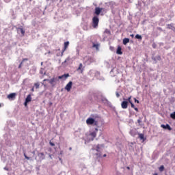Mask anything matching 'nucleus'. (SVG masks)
<instances>
[{"mask_svg":"<svg viewBox=\"0 0 175 175\" xmlns=\"http://www.w3.org/2000/svg\"><path fill=\"white\" fill-rule=\"evenodd\" d=\"M50 146H51L52 147H54V146H55V144L51 142H49Z\"/></svg>","mask_w":175,"mask_h":175,"instance_id":"34","label":"nucleus"},{"mask_svg":"<svg viewBox=\"0 0 175 175\" xmlns=\"http://www.w3.org/2000/svg\"><path fill=\"white\" fill-rule=\"evenodd\" d=\"M24 105H25V106H27V105H28V103H27V101H25Z\"/></svg>","mask_w":175,"mask_h":175,"instance_id":"38","label":"nucleus"},{"mask_svg":"<svg viewBox=\"0 0 175 175\" xmlns=\"http://www.w3.org/2000/svg\"><path fill=\"white\" fill-rule=\"evenodd\" d=\"M69 150H70V151H71V150H72V148H69Z\"/></svg>","mask_w":175,"mask_h":175,"instance_id":"44","label":"nucleus"},{"mask_svg":"<svg viewBox=\"0 0 175 175\" xmlns=\"http://www.w3.org/2000/svg\"><path fill=\"white\" fill-rule=\"evenodd\" d=\"M137 122H138L139 125H140V124H142V118L138 119Z\"/></svg>","mask_w":175,"mask_h":175,"instance_id":"32","label":"nucleus"},{"mask_svg":"<svg viewBox=\"0 0 175 175\" xmlns=\"http://www.w3.org/2000/svg\"><path fill=\"white\" fill-rule=\"evenodd\" d=\"M134 100H135V103H140L139 100L136 99L135 98H134Z\"/></svg>","mask_w":175,"mask_h":175,"instance_id":"35","label":"nucleus"},{"mask_svg":"<svg viewBox=\"0 0 175 175\" xmlns=\"http://www.w3.org/2000/svg\"><path fill=\"white\" fill-rule=\"evenodd\" d=\"M92 47H94V49H96V50H98V49H99V44H94Z\"/></svg>","mask_w":175,"mask_h":175,"instance_id":"24","label":"nucleus"},{"mask_svg":"<svg viewBox=\"0 0 175 175\" xmlns=\"http://www.w3.org/2000/svg\"><path fill=\"white\" fill-rule=\"evenodd\" d=\"M31 153H33V155H35V151L31 152Z\"/></svg>","mask_w":175,"mask_h":175,"instance_id":"42","label":"nucleus"},{"mask_svg":"<svg viewBox=\"0 0 175 175\" xmlns=\"http://www.w3.org/2000/svg\"><path fill=\"white\" fill-rule=\"evenodd\" d=\"M167 28H169V29H172V28H173V25H167Z\"/></svg>","mask_w":175,"mask_h":175,"instance_id":"31","label":"nucleus"},{"mask_svg":"<svg viewBox=\"0 0 175 175\" xmlns=\"http://www.w3.org/2000/svg\"><path fill=\"white\" fill-rule=\"evenodd\" d=\"M38 157H39L40 161H43V159H44V158H45L44 153H43V152L38 153Z\"/></svg>","mask_w":175,"mask_h":175,"instance_id":"13","label":"nucleus"},{"mask_svg":"<svg viewBox=\"0 0 175 175\" xmlns=\"http://www.w3.org/2000/svg\"><path fill=\"white\" fill-rule=\"evenodd\" d=\"M50 79H44V81H49Z\"/></svg>","mask_w":175,"mask_h":175,"instance_id":"40","label":"nucleus"},{"mask_svg":"<svg viewBox=\"0 0 175 175\" xmlns=\"http://www.w3.org/2000/svg\"><path fill=\"white\" fill-rule=\"evenodd\" d=\"M170 118L175 120V111L170 114Z\"/></svg>","mask_w":175,"mask_h":175,"instance_id":"25","label":"nucleus"},{"mask_svg":"<svg viewBox=\"0 0 175 175\" xmlns=\"http://www.w3.org/2000/svg\"><path fill=\"white\" fill-rule=\"evenodd\" d=\"M96 155H98V157H100V154H96Z\"/></svg>","mask_w":175,"mask_h":175,"instance_id":"45","label":"nucleus"},{"mask_svg":"<svg viewBox=\"0 0 175 175\" xmlns=\"http://www.w3.org/2000/svg\"><path fill=\"white\" fill-rule=\"evenodd\" d=\"M85 58H88L87 61L85 62H87V64L88 65H91V64L94 63L95 62V59H94V57H91V56H85L84 57V59H85Z\"/></svg>","mask_w":175,"mask_h":175,"instance_id":"3","label":"nucleus"},{"mask_svg":"<svg viewBox=\"0 0 175 175\" xmlns=\"http://www.w3.org/2000/svg\"><path fill=\"white\" fill-rule=\"evenodd\" d=\"M30 1H32V0H29Z\"/></svg>","mask_w":175,"mask_h":175,"instance_id":"50","label":"nucleus"},{"mask_svg":"<svg viewBox=\"0 0 175 175\" xmlns=\"http://www.w3.org/2000/svg\"><path fill=\"white\" fill-rule=\"evenodd\" d=\"M8 99H15L16 98V93H11L8 95Z\"/></svg>","mask_w":175,"mask_h":175,"instance_id":"11","label":"nucleus"},{"mask_svg":"<svg viewBox=\"0 0 175 175\" xmlns=\"http://www.w3.org/2000/svg\"><path fill=\"white\" fill-rule=\"evenodd\" d=\"M131 36H132V38H133L134 35H133V34H132V35H131Z\"/></svg>","mask_w":175,"mask_h":175,"instance_id":"43","label":"nucleus"},{"mask_svg":"<svg viewBox=\"0 0 175 175\" xmlns=\"http://www.w3.org/2000/svg\"><path fill=\"white\" fill-rule=\"evenodd\" d=\"M68 77H69V74H64L62 76H59L58 79L61 80L62 79H68Z\"/></svg>","mask_w":175,"mask_h":175,"instance_id":"15","label":"nucleus"},{"mask_svg":"<svg viewBox=\"0 0 175 175\" xmlns=\"http://www.w3.org/2000/svg\"><path fill=\"white\" fill-rule=\"evenodd\" d=\"M57 81H58V78L53 77L52 79H51L49 81V84H51V85H52V87H54V85H55V84H57Z\"/></svg>","mask_w":175,"mask_h":175,"instance_id":"4","label":"nucleus"},{"mask_svg":"<svg viewBox=\"0 0 175 175\" xmlns=\"http://www.w3.org/2000/svg\"><path fill=\"white\" fill-rule=\"evenodd\" d=\"M156 59H157V61H161V56H157L156 57Z\"/></svg>","mask_w":175,"mask_h":175,"instance_id":"33","label":"nucleus"},{"mask_svg":"<svg viewBox=\"0 0 175 175\" xmlns=\"http://www.w3.org/2000/svg\"><path fill=\"white\" fill-rule=\"evenodd\" d=\"M31 100H32V97H31V94H29V95L27 96V98H26V99H25V101H26V103H29V102H31Z\"/></svg>","mask_w":175,"mask_h":175,"instance_id":"16","label":"nucleus"},{"mask_svg":"<svg viewBox=\"0 0 175 175\" xmlns=\"http://www.w3.org/2000/svg\"><path fill=\"white\" fill-rule=\"evenodd\" d=\"M98 25H99V18L94 16L92 18V27L93 28H97Z\"/></svg>","mask_w":175,"mask_h":175,"instance_id":"1","label":"nucleus"},{"mask_svg":"<svg viewBox=\"0 0 175 175\" xmlns=\"http://www.w3.org/2000/svg\"><path fill=\"white\" fill-rule=\"evenodd\" d=\"M132 96H130L127 99L124 98V100H127L128 103H132Z\"/></svg>","mask_w":175,"mask_h":175,"instance_id":"20","label":"nucleus"},{"mask_svg":"<svg viewBox=\"0 0 175 175\" xmlns=\"http://www.w3.org/2000/svg\"><path fill=\"white\" fill-rule=\"evenodd\" d=\"M69 46V41H67V42H64V47L62 50V55H64V53H65V51H66V49H68Z\"/></svg>","mask_w":175,"mask_h":175,"instance_id":"6","label":"nucleus"},{"mask_svg":"<svg viewBox=\"0 0 175 175\" xmlns=\"http://www.w3.org/2000/svg\"><path fill=\"white\" fill-rule=\"evenodd\" d=\"M24 157L26 159H27L28 161H29V159H31V158L28 156H27V154L24 153Z\"/></svg>","mask_w":175,"mask_h":175,"instance_id":"28","label":"nucleus"},{"mask_svg":"<svg viewBox=\"0 0 175 175\" xmlns=\"http://www.w3.org/2000/svg\"><path fill=\"white\" fill-rule=\"evenodd\" d=\"M105 157H107V154H103V157L105 158Z\"/></svg>","mask_w":175,"mask_h":175,"instance_id":"41","label":"nucleus"},{"mask_svg":"<svg viewBox=\"0 0 175 175\" xmlns=\"http://www.w3.org/2000/svg\"><path fill=\"white\" fill-rule=\"evenodd\" d=\"M103 10V8H95V14H96V16H99L100 14V12H102Z\"/></svg>","mask_w":175,"mask_h":175,"instance_id":"7","label":"nucleus"},{"mask_svg":"<svg viewBox=\"0 0 175 175\" xmlns=\"http://www.w3.org/2000/svg\"><path fill=\"white\" fill-rule=\"evenodd\" d=\"M152 47L153 49H157V44H156L155 42H153V43H152Z\"/></svg>","mask_w":175,"mask_h":175,"instance_id":"29","label":"nucleus"},{"mask_svg":"<svg viewBox=\"0 0 175 175\" xmlns=\"http://www.w3.org/2000/svg\"><path fill=\"white\" fill-rule=\"evenodd\" d=\"M104 33H107V35H111V32L109 30V29H106L104 31Z\"/></svg>","mask_w":175,"mask_h":175,"instance_id":"22","label":"nucleus"},{"mask_svg":"<svg viewBox=\"0 0 175 175\" xmlns=\"http://www.w3.org/2000/svg\"><path fill=\"white\" fill-rule=\"evenodd\" d=\"M60 2H62V0H60Z\"/></svg>","mask_w":175,"mask_h":175,"instance_id":"49","label":"nucleus"},{"mask_svg":"<svg viewBox=\"0 0 175 175\" xmlns=\"http://www.w3.org/2000/svg\"><path fill=\"white\" fill-rule=\"evenodd\" d=\"M41 65H43V62L41 63Z\"/></svg>","mask_w":175,"mask_h":175,"instance_id":"48","label":"nucleus"},{"mask_svg":"<svg viewBox=\"0 0 175 175\" xmlns=\"http://www.w3.org/2000/svg\"><path fill=\"white\" fill-rule=\"evenodd\" d=\"M86 124L87 125H97L98 122L95 121V119L92 118H88L86 120Z\"/></svg>","mask_w":175,"mask_h":175,"instance_id":"2","label":"nucleus"},{"mask_svg":"<svg viewBox=\"0 0 175 175\" xmlns=\"http://www.w3.org/2000/svg\"><path fill=\"white\" fill-rule=\"evenodd\" d=\"M139 138L140 139V140H143V142H144V140H146V138H144V134H143V133L139 134Z\"/></svg>","mask_w":175,"mask_h":175,"instance_id":"18","label":"nucleus"},{"mask_svg":"<svg viewBox=\"0 0 175 175\" xmlns=\"http://www.w3.org/2000/svg\"><path fill=\"white\" fill-rule=\"evenodd\" d=\"M161 127L163 128V129H167L168 131H172V127H170V125L169 124H161Z\"/></svg>","mask_w":175,"mask_h":175,"instance_id":"8","label":"nucleus"},{"mask_svg":"<svg viewBox=\"0 0 175 175\" xmlns=\"http://www.w3.org/2000/svg\"><path fill=\"white\" fill-rule=\"evenodd\" d=\"M94 132H92L90 134V136H91L92 137V140H94V139H95V137H96V132H98V129H95Z\"/></svg>","mask_w":175,"mask_h":175,"instance_id":"10","label":"nucleus"},{"mask_svg":"<svg viewBox=\"0 0 175 175\" xmlns=\"http://www.w3.org/2000/svg\"><path fill=\"white\" fill-rule=\"evenodd\" d=\"M127 43H129V38H124L123 39V44H126Z\"/></svg>","mask_w":175,"mask_h":175,"instance_id":"21","label":"nucleus"},{"mask_svg":"<svg viewBox=\"0 0 175 175\" xmlns=\"http://www.w3.org/2000/svg\"><path fill=\"white\" fill-rule=\"evenodd\" d=\"M31 92H33L35 91V89L34 88H32L31 90Z\"/></svg>","mask_w":175,"mask_h":175,"instance_id":"36","label":"nucleus"},{"mask_svg":"<svg viewBox=\"0 0 175 175\" xmlns=\"http://www.w3.org/2000/svg\"><path fill=\"white\" fill-rule=\"evenodd\" d=\"M77 72H79V70L81 71V73H83V72H84V68H83V64L80 63L79 66L78 67V68L77 69Z\"/></svg>","mask_w":175,"mask_h":175,"instance_id":"12","label":"nucleus"},{"mask_svg":"<svg viewBox=\"0 0 175 175\" xmlns=\"http://www.w3.org/2000/svg\"><path fill=\"white\" fill-rule=\"evenodd\" d=\"M72 85H73V82L70 81L66 85L65 90L69 92L70 90H72Z\"/></svg>","mask_w":175,"mask_h":175,"instance_id":"5","label":"nucleus"},{"mask_svg":"<svg viewBox=\"0 0 175 175\" xmlns=\"http://www.w3.org/2000/svg\"><path fill=\"white\" fill-rule=\"evenodd\" d=\"M121 50H122L121 46H118L116 51V53L121 55V54H122V51Z\"/></svg>","mask_w":175,"mask_h":175,"instance_id":"17","label":"nucleus"},{"mask_svg":"<svg viewBox=\"0 0 175 175\" xmlns=\"http://www.w3.org/2000/svg\"><path fill=\"white\" fill-rule=\"evenodd\" d=\"M154 175H158V174L155 173V174H154Z\"/></svg>","mask_w":175,"mask_h":175,"instance_id":"46","label":"nucleus"},{"mask_svg":"<svg viewBox=\"0 0 175 175\" xmlns=\"http://www.w3.org/2000/svg\"><path fill=\"white\" fill-rule=\"evenodd\" d=\"M126 169H127L128 170H131V167H126Z\"/></svg>","mask_w":175,"mask_h":175,"instance_id":"39","label":"nucleus"},{"mask_svg":"<svg viewBox=\"0 0 175 175\" xmlns=\"http://www.w3.org/2000/svg\"><path fill=\"white\" fill-rule=\"evenodd\" d=\"M116 96H117V98H119L120 97V94L116 93Z\"/></svg>","mask_w":175,"mask_h":175,"instance_id":"37","label":"nucleus"},{"mask_svg":"<svg viewBox=\"0 0 175 175\" xmlns=\"http://www.w3.org/2000/svg\"><path fill=\"white\" fill-rule=\"evenodd\" d=\"M132 109H134V110H135V111H139V109L136 107H135V105L133 104V103L131 102V103H130Z\"/></svg>","mask_w":175,"mask_h":175,"instance_id":"19","label":"nucleus"},{"mask_svg":"<svg viewBox=\"0 0 175 175\" xmlns=\"http://www.w3.org/2000/svg\"><path fill=\"white\" fill-rule=\"evenodd\" d=\"M17 31H18V32H21V33L23 35V36H24V35H25V30H24V29H23L21 27L17 28Z\"/></svg>","mask_w":175,"mask_h":175,"instance_id":"14","label":"nucleus"},{"mask_svg":"<svg viewBox=\"0 0 175 175\" xmlns=\"http://www.w3.org/2000/svg\"><path fill=\"white\" fill-rule=\"evenodd\" d=\"M40 84L39 83H34V87H36V90H38V88H39Z\"/></svg>","mask_w":175,"mask_h":175,"instance_id":"26","label":"nucleus"},{"mask_svg":"<svg viewBox=\"0 0 175 175\" xmlns=\"http://www.w3.org/2000/svg\"><path fill=\"white\" fill-rule=\"evenodd\" d=\"M99 148H100V147L99 144H98L96 146V151H97V152H99Z\"/></svg>","mask_w":175,"mask_h":175,"instance_id":"30","label":"nucleus"},{"mask_svg":"<svg viewBox=\"0 0 175 175\" xmlns=\"http://www.w3.org/2000/svg\"><path fill=\"white\" fill-rule=\"evenodd\" d=\"M160 172H163V170H165V167L163 165H161L159 168Z\"/></svg>","mask_w":175,"mask_h":175,"instance_id":"27","label":"nucleus"},{"mask_svg":"<svg viewBox=\"0 0 175 175\" xmlns=\"http://www.w3.org/2000/svg\"><path fill=\"white\" fill-rule=\"evenodd\" d=\"M0 107H1V105H0Z\"/></svg>","mask_w":175,"mask_h":175,"instance_id":"51","label":"nucleus"},{"mask_svg":"<svg viewBox=\"0 0 175 175\" xmlns=\"http://www.w3.org/2000/svg\"><path fill=\"white\" fill-rule=\"evenodd\" d=\"M19 68H21V65H19Z\"/></svg>","mask_w":175,"mask_h":175,"instance_id":"47","label":"nucleus"},{"mask_svg":"<svg viewBox=\"0 0 175 175\" xmlns=\"http://www.w3.org/2000/svg\"><path fill=\"white\" fill-rule=\"evenodd\" d=\"M135 39H139L140 40H142V39H143V38L142 37V36L137 34L135 36Z\"/></svg>","mask_w":175,"mask_h":175,"instance_id":"23","label":"nucleus"},{"mask_svg":"<svg viewBox=\"0 0 175 175\" xmlns=\"http://www.w3.org/2000/svg\"><path fill=\"white\" fill-rule=\"evenodd\" d=\"M122 109H128V101H123L121 103Z\"/></svg>","mask_w":175,"mask_h":175,"instance_id":"9","label":"nucleus"}]
</instances>
